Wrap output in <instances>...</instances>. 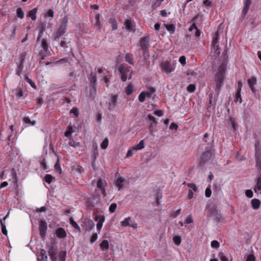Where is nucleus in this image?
Wrapping results in <instances>:
<instances>
[{"label": "nucleus", "mask_w": 261, "mask_h": 261, "mask_svg": "<svg viewBox=\"0 0 261 261\" xmlns=\"http://www.w3.org/2000/svg\"><path fill=\"white\" fill-rule=\"evenodd\" d=\"M131 220L130 217H128L124 219L123 221L121 222V226L123 227H126L127 226H129L130 221Z\"/></svg>", "instance_id": "nucleus-35"}, {"label": "nucleus", "mask_w": 261, "mask_h": 261, "mask_svg": "<svg viewBox=\"0 0 261 261\" xmlns=\"http://www.w3.org/2000/svg\"><path fill=\"white\" fill-rule=\"evenodd\" d=\"M99 246L102 250H106L108 249L109 247V242L106 240H103L99 244Z\"/></svg>", "instance_id": "nucleus-27"}, {"label": "nucleus", "mask_w": 261, "mask_h": 261, "mask_svg": "<svg viewBox=\"0 0 261 261\" xmlns=\"http://www.w3.org/2000/svg\"><path fill=\"white\" fill-rule=\"evenodd\" d=\"M179 62L182 65H185L186 64V58L185 56H181L179 59Z\"/></svg>", "instance_id": "nucleus-59"}, {"label": "nucleus", "mask_w": 261, "mask_h": 261, "mask_svg": "<svg viewBox=\"0 0 261 261\" xmlns=\"http://www.w3.org/2000/svg\"><path fill=\"white\" fill-rule=\"evenodd\" d=\"M27 56V51H25L21 53L19 55V58H20L19 62L24 63Z\"/></svg>", "instance_id": "nucleus-45"}, {"label": "nucleus", "mask_w": 261, "mask_h": 261, "mask_svg": "<svg viewBox=\"0 0 261 261\" xmlns=\"http://www.w3.org/2000/svg\"><path fill=\"white\" fill-rule=\"evenodd\" d=\"M248 84L253 93H255V85L257 84V80L255 77L252 76L247 80Z\"/></svg>", "instance_id": "nucleus-14"}, {"label": "nucleus", "mask_w": 261, "mask_h": 261, "mask_svg": "<svg viewBox=\"0 0 261 261\" xmlns=\"http://www.w3.org/2000/svg\"><path fill=\"white\" fill-rule=\"evenodd\" d=\"M17 16L21 19L24 18V14L21 8H18L16 10Z\"/></svg>", "instance_id": "nucleus-37"}, {"label": "nucleus", "mask_w": 261, "mask_h": 261, "mask_svg": "<svg viewBox=\"0 0 261 261\" xmlns=\"http://www.w3.org/2000/svg\"><path fill=\"white\" fill-rule=\"evenodd\" d=\"M0 223L2 226V232L4 235H7V230L6 229V227L5 224L3 220H0Z\"/></svg>", "instance_id": "nucleus-47"}, {"label": "nucleus", "mask_w": 261, "mask_h": 261, "mask_svg": "<svg viewBox=\"0 0 261 261\" xmlns=\"http://www.w3.org/2000/svg\"><path fill=\"white\" fill-rule=\"evenodd\" d=\"M255 159L256 168L259 170H261V151L256 150L255 154Z\"/></svg>", "instance_id": "nucleus-16"}, {"label": "nucleus", "mask_w": 261, "mask_h": 261, "mask_svg": "<svg viewBox=\"0 0 261 261\" xmlns=\"http://www.w3.org/2000/svg\"><path fill=\"white\" fill-rule=\"evenodd\" d=\"M67 22V17L66 16L64 17L62 20L61 24L55 35L54 40L55 41H59L60 38L66 33Z\"/></svg>", "instance_id": "nucleus-2"}, {"label": "nucleus", "mask_w": 261, "mask_h": 261, "mask_svg": "<svg viewBox=\"0 0 261 261\" xmlns=\"http://www.w3.org/2000/svg\"><path fill=\"white\" fill-rule=\"evenodd\" d=\"M89 84L91 87H94V90L95 91V86H97V76L96 73L91 72L90 74L88 76Z\"/></svg>", "instance_id": "nucleus-11"}, {"label": "nucleus", "mask_w": 261, "mask_h": 261, "mask_svg": "<svg viewBox=\"0 0 261 261\" xmlns=\"http://www.w3.org/2000/svg\"><path fill=\"white\" fill-rule=\"evenodd\" d=\"M241 91H237L235 94V101L238 102L239 101L240 103H241L242 102V99L241 95Z\"/></svg>", "instance_id": "nucleus-40"}, {"label": "nucleus", "mask_w": 261, "mask_h": 261, "mask_svg": "<svg viewBox=\"0 0 261 261\" xmlns=\"http://www.w3.org/2000/svg\"><path fill=\"white\" fill-rule=\"evenodd\" d=\"M16 64L17 67L16 69V74L20 76L22 73L23 69L24 68V63L19 62L16 63Z\"/></svg>", "instance_id": "nucleus-21"}, {"label": "nucleus", "mask_w": 261, "mask_h": 261, "mask_svg": "<svg viewBox=\"0 0 261 261\" xmlns=\"http://www.w3.org/2000/svg\"><path fill=\"white\" fill-rule=\"evenodd\" d=\"M97 91V86H95V91L94 90V87H91V89L90 91V96L92 99H94L96 96Z\"/></svg>", "instance_id": "nucleus-46"}, {"label": "nucleus", "mask_w": 261, "mask_h": 261, "mask_svg": "<svg viewBox=\"0 0 261 261\" xmlns=\"http://www.w3.org/2000/svg\"><path fill=\"white\" fill-rule=\"evenodd\" d=\"M187 186L189 188V189H191V190L194 192L197 191V187L196 185L194 183H188L187 184Z\"/></svg>", "instance_id": "nucleus-49"}, {"label": "nucleus", "mask_w": 261, "mask_h": 261, "mask_svg": "<svg viewBox=\"0 0 261 261\" xmlns=\"http://www.w3.org/2000/svg\"><path fill=\"white\" fill-rule=\"evenodd\" d=\"M160 67L162 72L167 74L171 73L175 68V66L174 64L167 61L162 62L160 64Z\"/></svg>", "instance_id": "nucleus-3"}, {"label": "nucleus", "mask_w": 261, "mask_h": 261, "mask_svg": "<svg viewBox=\"0 0 261 261\" xmlns=\"http://www.w3.org/2000/svg\"><path fill=\"white\" fill-rule=\"evenodd\" d=\"M38 9L35 8L29 11L28 16L31 17L32 20H35L36 19V14L37 13Z\"/></svg>", "instance_id": "nucleus-24"}, {"label": "nucleus", "mask_w": 261, "mask_h": 261, "mask_svg": "<svg viewBox=\"0 0 261 261\" xmlns=\"http://www.w3.org/2000/svg\"><path fill=\"white\" fill-rule=\"evenodd\" d=\"M53 180H55V178L50 174H46L44 177V180L48 184L51 183Z\"/></svg>", "instance_id": "nucleus-39"}, {"label": "nucleus", "mask_w": 261, "mask_h": 261, "mask_svg": "<svg viewBox=\"0 0 261 261\" xmlns=\"http://www.w3.org/2000/svg\"><path fill=\"white\" fill-rule=\"evenodd\" d=\"M50 54L48 49H41L39 56H41V59L43 60L45 57L48 56Z\"/></svg>", "instance_id": "nucleus-22"}, {"label": "nucleus", "mask_w": 261, "mask_h": 261, "mask_svg": "<svg viewBox=\"0 0 261 261\" xmlns=\"http://www.w3.org/2000/svg\"><path fill=\"white\" fill-rule=\"evenodd\" d=\"M118 100V96L117 94H111L109 101L108 109L112 111L115 109Z\"/></svg>", "instance_id": "nucleus-6"}, {"label": "nucleus", "mask_w": 261, "mask_h": 261, "mask_svg": "<svg viewBox=\"0 0 261 261\" xmlns=\"http://www.w3.org/2000/svg\"><path fill=\"white\" fill-rule=\"evenodd\" d=\"M254 190L255 193L259 192L261 194V175L257 179Z\"/></svg>", "instance_id": "nucleus-20"}, {"label": "nucleus", "mask_w": 261, "mask_h": 261, "mask_svg": "<svg viewBox=\"0 0 261 261\" xmlns=\"http://www.w3.org/2000/svg\"><path fill=\"white\" fill-rule=\"evenodd\" d=\"M173 241L176 245H179L181 243V239L180 236H175L173 237Z\"/></svg>", "instance_id": "nucleus-48"}, {"label": "nucleus", "mask_w": 261, "mask_h": 261, "mask_svg": "<svg viewBox=\"0 0 261 261\" xmlns=\"http://www.w3.org/2000/svg\"><path fill=\"white\" fill-rule=\"evenodd\" d=\"M260 205V201L257 199H253L251 200L252 207L254 210L258 209Z\"/></svg>", "instance_id": "nucleus-25"}, {"label": "nucleus", "mask_w": 261, "mask_h": 261, "mask_svg": "<svg viewBox=\"0 0 261 261\" xmlns=\"http://www.w3.org/2000/svg\"><path fill=\"white\" fill-rule=\"evenodd\" d=\"M57 249L53 244L48 247V253L49 256L56 255L57 254Z\"/></svg>", "instance_id": "nucleus-26"}, {"label": "nucleus", "mask_w": 261, "mask_h": 261, "mask_svg": "<svg viewBox=\"0 0 261 261\" xmlns=\"http://www.w3.org/2000/svg\"><path fill=\"white\" fill-rule=\"evenodd\" d=\"M15 95L16 97L20 98L23 95L22 89L21 88L18 87L15 89Z\"/></svg>", "instance_id": "nucleus-38"}, {"label": "nucleus", "mask_w": 261, "mask_h": 261, "mask_svg": "<svg viewBox=\"0 0 261 261\" xmlns=\"http://www.w3.org/2000/svg\"><path fill=\"white\" fill-rule=\"evenodd\" d=\"M224 73L225 70L223 68L220 67L218 69V72L216 73L215 75L216 84H220V85L223 84Z\"/></svg>", "instance_id": "nucleus-8"}, {"label": "nucleus", "mask_w": 261, "mask_h": 261, "mask_svg": "<svg viewBox=\"0 0 261 261\" xmlns=\"http://www.w3.org/2000/svg\"><path fill=\"white\" fill-rule=\"evenodd\" d=\"M193 222V220L192 218V216L190 215H189L186 219L185 220V223L186 224H190V223H192Z\"/></svg>", "instance_id": "nucleus-63"}, {"label": "nucleus", "mask_w": 261, "mask_h": 261, "mask_svg": "<svg viewBox=\"0 0 261 261\" xmlns=\"http://www.w3.org/2000/svg\"><path fill=\"white\" fill-rule=\"evenodd\" d=\"M146 96V92L144 91L142 92L139 95V100L141 102H143L145 100V97Z\"/></svg>", "instance_id": "nucleus-44"}, {"label": "nucleus", "mask_w": 261, "mask_h": 261, "mask_svg": "<svg viewBox=\"0 0 261 261\" xmlns=\"http://www.w3.org/2000/svg\"><path fill=\"white\" fill-rule=\"evenodd\" d=\"M70 113L73 114V115L76 117H77L79 115V110L77 108L75 107H73L72 109H71Z\"/></svg>", "instance_id": "nucleus-55"}, {"label": "nucleus", "mask_w": 261, "mask_h": 261, "mask_svg": "<svg viewBox=\"0 0 261 261\" xmlns=\"http://www.w3.org/2000/svg\"><path fill=\"white\" fill-rule=\"evenodd\" d=\"M139 43L141 49L143 50V57L146 59L149 56L148 49L150 47V38L149 35L142 37L139 40Z\"/></svg>", "instance_id": "nucleus-1"}, {"label": "nucleus", "mask_w": 261, "mask_h": 261, "mask_svg": "<svg viewBox=\"0 0 261 261\" xmlns=\"http://www.w3.org/2000/svg\"><path fill=\"white\" fill-rule=\"evenodd\" d=\"M246 261H255L254 255L252 254H249L247 257Z\"/></svg>", "instance_id": "nucleus-64"}, {"label": "nucleus", "mask_w": 261, "mask_h": 261, "mask_svg": "<svg viewBox=\"0 0 261 261\" xmlns=\"http://www.w3.org/2000/svg\"><path fill=\"white\" fill-rule=\"evenodd\" d=\"M46 28V24L45 23L41 22L37 26V29L39 31H45Z\"/></svg>", "instance_id": "nucleus-50"}, {"label": "nucleus", "mask_w": 261, "mask_h": 261, "mask_svg": "<svg viewBox=\"0 0 261 261\" xmlns=\"http://www.w3.org/2000/svg\"><path fill=\"white\" fill-rule=\"evenodd\" d=\"M213 153L210 149H206L200 155L199 159V163L200 166H203L208 162L212 158Z\"/></svg>", "instance_id": "nucleus-4"}, {"label": "nucleus", "mask_w": 261, "mask_h": 261, "mask_svg": "<svg viewBox=\"0 0 261 261\" xmlns=\"http://www.w3.org/2000/svg\"><path fill=\"white\" fill-rule=\"evenodd\" d=\"M125 181V179L121 177H119L116 179L115 185L118 188L119 190L123 187Z\"/></svg>", "instance_id": "nucleus-18"}, {"label": "nucleus", "mask_w": 261, "mask_h": 261, "mask_svg": "<svg viewBox=\"0 0 261 261\" xmlns=\"http://www.w3.org/2000/svg\"><path fill=\"white\" fill-rule=\"evenodd\" d=\"M69 223L74 228L77 230L79 232H81V228L80 226L77 223L74 221L72 217L69 218Z\"/></svg>", "instance_id": "nucleus-28"}, {"label": "nucleus", "mask_w": 261, "mask_h": 261, "mask_svg": "<svg viewBox=\"0 0 261 261\" xmlns=\"http://www.w3.org/2000/svg\"><path fill=\"white\" fill-rule=\"evenodd\" d=\"M211 245L214 248H218L220 246L219 243L216 240L212 241Z\"/></svg>", "instance_id": "nucleus-57"}, {"label": "nucleus", "mask_w": 261, "mask_h": 261, "mask_svg": "<svg viewBox=\"0 0 261 261\" xmlns=\"http://www.w3.org/2000/svg\"><path fill=\"white\" fill-rule=\"evenodd\" d=\"M109 22L112 25V31H114V30H116L117 29V28H118L117 22L115 18H111L110 19Z\"/></svg>", "instance_id": "nucleus-31"}, {"label": "nucleus", "mask_w": 261, "mask_h": 261, "mask_svg": "<svg viewBox=\"0 0 261 261\" xmlns=\"http://www.w3.org/2000/svg\"><path fill=\"white\" fill-rule=\"evenodd\" d=\"M38 259L39 261H47V256L46 251L44 249H41L40 254L38 255Z\"/></svg>", "instance_id": "nucleus-19"}, {"label": "nucleus", "mask_w": 261, "mask_h": 261, "mask_svg": "<svg viewBox=\"0 0 261 261\" xmlns=\"http://www.w3.org/2000/svg\"><path fill=\"white\" fill-rule=\"evenodd\" d=\"M107 185V184L106 180L100 178L98 179L96 182L97 188L101 191L103 197H105L107 195L105 190V187Z\"/></svg>", "instance_id": "nucleus-10"}, {"label": "nucleus", "mask_w": 261, "mask_h": 261, "mask_svg": "<svg viewBox=\"0 0 261 261\" xmlns=\"http://www.w3.org/2000/svg\"><path fill=\"white\" fill-rule=\"evenodd\" d=\"M73 130L72 126H69L67 127V130L65 133V136L68 138H70L71 136V134L73 133Z\"/></svg>", "instance_id": "nucleus-36"}, {"label": "nucleus", "mask_w": 261, "mask_h": 261, "mask_svg": "<svg viewBox=\"0 0 261 261\" xmlns=\"http://www.w3.org/2000/svg\"><path fill=\"white\" fill-rule=\"evenodd\" d=\"M117 208V204L115 203H112L109 206V212L111 213H114Z\"/></svg>", "instance_id": "nucleus-54"}, {"label": "nucleus", "mask_w": 261, "mask_h": 261, "mask_svg": "<svg viewBox=\"0 0 261 261\" xmlns=\"http://www.w3.org/2000/svg\"><path fill=\"white\" fill-rule=\"evenodd\" d=\"M153 114L159 117H161L163 115L164 112L161 110H157L154 111Z\"/></svg>", "instance_id": "nucleus-60"}, {"label": "nucleus", "mask_w": 261, "mask_h": 261, "mask_svg": "<svg viewBox=\"0 0 261 261\" xmlns=\"http://www.w3.org/2000/svg\"><path fill=\"white\" fill-rule=\"evenodd\" d=\"M55 233L57 237L59 239H64L67 237V233L65 229L62 227L57 228Z\"/></svg>", "instance_id": "nucleus-15"}, {"label": "nucleus", "mask_w": 261, "mask_h": 261, "mask_svg": "<svg viewBox=\"0 0 261 261\" xmlns=\"http://www.w3.org/2000/svg\"><path fill=\"white\" fill-rule=\"evenodd\" d=\"M24 80L25 81L28 83L30 86L34 89H36L37 88V87L35 85V84L34 83V82H33L31 79H30L29 77H28V74H25L24 75Z\"/></svg>", "instance_id": "nucleus-30"}, {"label": "nucleus", "mask_w": 261, "mask_h": 261, "mask_svg": "<svg viewBox=\"0 0 261 261\" xmlns=\"http://www.w3.org/2000/svg\"><path fill=\"white\" fill-rule=\"evenodd\" d=\"M209 100L208 103L207 105L208 108H211L212 106H214L216 102V100L218 98V96L214 95L213 93H211L208 95Z\"/></svg>", "instance_id": "nucleus-17"}, {"label": "nucleus", "mask_w": 261, "mask_h": 261, "mask_svg": "<svg viewBox=\"0 0 261 261\" xmlns=\"http://www.w3.org/2000/svg\"><path fill=\"white\" fill-rule=\"evenodd\" d=\"M222 85H220V84H216L215 92H216V94L215 95L218 97L219 95V93L220 92V89H221V88L222 86Z\"/></svg>", "instance_id": "nucleus-52"}, {"label": "nucleus", "mask_w": 261, "mask_h": 261, "mask_svg": "<svg viewBox=\"0 0 261 261\" xmlns=\"http://www.w3.org/2000/svg\"><path fill=\"white\" fill-rule=\"evenodd\" d=\"M166 29L171 33L173 34L175 30V26L173 24H165Z\"/></svg>", "instance_id": "nucleus-29"}, {"label": "nucleus", "mask_w": 261, "mask_h": 261, "mask_svg": "<svg viewBox=\"0 0 261 261\" xmlns=\"http://www.w3.org/2000/svg\"><path fill=\"white\" fill-rule=\"evenodd\" d=\"M212 194V191L210 186L207 187L205 191V195L206 197H210Z\"/></svg>", "instance_id": "nucleus-56"}, {"label": "nucleus", "mask_w": 261, "mask_h": 261, "mask_svg": "<svg viewBox=\"0 0 261 261\" xmlns=\"http://www.w3.org/2000/svg\"><path fill=\"white\" fill-rule=\"evenodd\" d=\"M68 145L70 146L75 147L80 146V143L79 142H76L73 139L70 138L69 141L68 142Z\"/></svg>", "instance_id": "nucleus-42"}, {"label": "nucleus", "mask_w": 261, "mask_h": 261, "mask_svg": "<svg viewBox=\"0 0 261 261\" xmlns=\"http://www.w3.org/2000/svg\"><path fill=\"white\" fill-rule=\"evenodd\" d=\"M147 118L151 121V122H152L154 124H156L158 123L155 118L154 116H152L151 115L149 114L147 116Z\"/></svg>", "instance_id": "nucleus-58"}, {"label": "nucleus", "mask_w": 261, "mask_h": 261, "mask_svg": "<svg viewBox=\"0 0 261 261\" xmlns=\"http://www.w3.org/2000/svg\"><path fill=\"white\" fill-rule=\"evenodd\" d=\"M54 168H55V170L57 172H58L59 174H61L62 173V169H61V166H60V165L59 163V159H58L55 165Z\"/></svg>", "instance_id": "nucleus-41"}, {"label": "nucleus", "mask_w": 261, "mask_h": 261, "mask_svg": "<svg viewBox=\"0 0 261 261\" xmlns=\"http://www.w3.org/2000/svg\"><path fill=\"white\" fill-rule=\"evenodd\" d=\"M47 224L44 220H40L39 222V230L40 237L44 239L47 232Z\"/></svg>", "instance_id": "nucleus-7"}, {"label": "nucleus", "mask_w": 261, "mask_h": 261, "mask_svg": "<svg viewBox=\"0 0 261 261\" xmlns=\"http://www.w3.org/2000/svg\"><path fill=\"white\" fill-rule=\"evenodd\" d=\"M251 4V0H246L244 3V8L242 12V17L244 18L248 13L250 6Z\"/></svg>", "instance_id": "nucleus-13"}, {"label": "nucleus", "mask_w": 261, "mask_h": 261, "mask_svg": "<svg viewBox=\"0 0 261 261\" xmlns=\"http://www.w3.org/2000/svg\"><path fill=\"white\" fill-rule=\"evenodd\" d=\"M97 239V234L96 233H94L92 234L90 239V242L91 243H93L95 242Z\"/></svg>", "instance_id": "nucleus-61"}, {"label": "nucleus", "mask_w": 261, "mask_h": 261, "mask_svg": "<svg viewBox=\"0 0 261 261\" xmlns=\"http://www.w3.org/2000/svg\"><path fill=\"white\" fill-rule=\"evenodd\" d=\"M109 144V140L107 138H105L100 144V147L105 149L107 148Z\"/></svg>", "instance_id": "nucleus-43"}, {"label": "nucleus", "mask_w": 261, "mask_h": 261, "mask_svg": "<svg viewBox=\"0 0 261 261\" xmlns=\"http://www.w3.org/2000/svg\"><path fill=\"white\" fill-rule=\"evenodd\" d=\"M125 60L130 65H133L134 64V58L132 54L126 53L125 56Z\"/></svg>", "instance_id": "nucleus-23"}, {"label": "nucleus", "mask_w": 261, "mask_h": 261, "mask_svg": "<svg viewBox=\"0 0 261 261\" xmlns=\"http://www.w3.org/2000/svg\"><path fill=\"white\" fill-rule=\"evenodd\" d=\"M94 220L97 221L96 228L98 232L99 233L102 227L103 223L105 220V218L102 215H98L95 217Z\"/></svg>", "instance_id": "nucleus-12"}, {"label": "nucleus", "mask_w": 261, "mask_h": 261, "mask_svg": "<svg viewBox=\"0 0 261 261\" xmlns=\"http://www.w3.org/2000/svg\"><path fill=\"white\" fill-rule=\"evenodd\" d=\"M41 46L42 49H48V43L45 39H43L42 40Z\"/></svg>", "instance_id": "nucleus-53"}, {"label": "nucleus", "mask_w": 261, "mask_h": 261, "mask_svg": "<svg viewBox=\"0 0 261 261\" xmlns=\"http://www.w3.org/2000/svg\"><path fill=\"white\" fill-rule=\"evenodd\" d=\"M219 34L217 31L215 33L213 37V40L212 41V49L215 51H218L217 53V55L219 56L220 54V47L219 45Z\"/></svg>", "instance_id": "nucleus-5"}, {"label": "nucleus", "mask_w": 261, "mask_h": 261, "mask_svg": "<svg viewBox=\"0 0 261 261\" xmlns=\"http://www.w3.org/2000/svg\"><path fill=\"white\" fill-rule=\"evenodd\" d=\"M144 147V141L141 140L140 141L139 144H138L136 146H135L133 147V149L134 150H140L143 149Z\"/></svg>", "instance_id": "nucleus-32"}, {"label": "nucleus", "mask_w": 261, "mask_h": 261, "mask_svg": "<svg viewBox=\"0 0 261 261\" xmlns=\"http://www.w3.org/2000/svg\"><path fill=\"white\" fill-rule=\"evenodd\" d=\"M180 212H181V209L179 208V209L177 210V211H175L174 212H173L172 214H171V216L173 218H175L180 213Z\"/></svg>", "instance_id": "nucleus-62"}, {"label": "nucleus", "mask_w": 261, "mask_h": 261, "mask_svg": "<svg viewBox=\"0 0 261 261\" xmlns=\"http://www.w3.org/2000/svg\"><path fill=\"white\" fill-rule=\"evenodd\" d=\"M196 89V86L194 84H190L187 88L188 92L192 93L195 91Z\"/></svg>", "instance_id": "nucleus-51"}, {"label": "nucleus", "mask_w": 261, "mask_h": 261, "mask_svg": "<svg viewBox=\"0 0 261 261\" xmlns=\"http://www.w3.org/2000/svg\"><path fill=\"white\" fill-rule=\"evenodd\" d=\"M134 90V86L132 84H129L126 87L125 92L127 95H129L132 94Z\"/></svg>", "instance_id": "nucleus-34"}, {"label": "nucleus", "mask_w": 261, "mask_h": 261, "mask_svg": "<svg viewBox=\"0 0 261 261\" xmlns=\"http://www.w3.org/2000/svg\"><path fill=\"white\" fill-rule=\"evenodd\" d=\"M124 25L128 31H131L133 30V24L130 20H125L124 21Z\"/></svg>", "instance_id": "nucleus-33"}, {"label": "nucleus", "mask_w": 261, "mask_h": 261, "mask_svg": "<svg viewBox=\"0 0 261 261\" xmlns=\"http://www.w3.org/2000/svg\"><path fill=\"white\" fill-rule=\"evenodd\" d=\"M129 68L130 67H125L122 65H119L118 68V70L121 73V79L123 82L127 80V73L129 72Z\"/></svg>", "instance_id": "nucleus-9"}]
</instances>
